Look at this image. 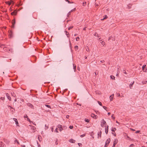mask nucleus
<instances>
[{"mask_svg":"<svg viewBox=\"0 0 147 147\" xmlns=\"http://www.w3.org/2000/svg\"><path fill=\"white\" fill-rule=\"evenodd\" d=\"M111 140L110 138L108 139L105 142V144L104 147H107L110 142Z\"/></svg>","mask_w":147,"mask_h":147,"instance_id":"1","label":"nucleus"},{"mask_svg":"<svg viewBox=\"0 0 147 147\" xmlns=\"http://www.w3.org/2000/svg\"><path fill=\"white\" fill-rule=\"evenodd\" d=\"M106 124V122L104 120V119H102L101 121V126L102 127H103L104 125Z\"/></svg>","mask_w":147,"mask_h":147,"instance_id":"2","label":"nucleus"},{"mask_svg":"<svg viewBox=\"0 0 147 147\" xmlns=\"http://www.w3.org/2000/svg\"><path fill=\"white\" fill-rule=\"evenodd\" d=\"M3 49L4 51H7L8 52H9V51H10L11 50V49H9V48H7L6 47H3Z\"/></svg>","mask_w":147,"mask_h":147,"instance_id":"3","label":"nucleus"},{"mask_svg":"<svg viewBox=\"0 0 147 147\" xmlns=\"http://www.w3.org/2000/svg\"><path fill=\"white\" fill-rule=\"evenodd\" d=\"M15 23H16L15 20V19H14L12 21V25L11 27L12 28H14V27H15L14 26L15 24Z\"/></svg>","mask_w":147,"mask_h":147,"instance_id":"4","label":"nucleus"},{"mask_svg":"<svg viewBox=\"0 0 147 147\" xmlns=\"http://www.w3.org/2000/svg\"><path fill=\"white\" fill-rule=\"evenodd\" d=\"M57 127L59 129V131H61L62 130H64L63 127H62V125H58Z\"/></svg>","mask_w":147,"mask_h":147,"instance_id":"5","label":"nucleus"},{"mask_svg":"<svg viewBox=\"0 0 147 147\" xmlns=\"http://www.w3.org/2000/svg\"><path fill=\"white\" fill-rule=\"evenodd\" d=\"M91 116L92 117L95 119H96L98 117L96 115H95L93 113L91 114Z\"/></svg>","mask_w":147,"mask_h":147,"instance_id":"6","label":"nucleus"},{"mask_svg":"<svg viewBox=\"0 0 147 147\" xmlns=\"http://www.w3.org/2000/svg\"><path fill=\"white\" fill-rule=\"evenodd\" d=\"M108 128H109V126L108 125L107 126H106V127H105V133L107 134L108 133Z\"/></svg>","mask_w":147,"mask_h":147,"instance_id":"7","label":"nucleus"},{"mask_svg":"<svg viewBox=\"0 0 147 147\" xmlns=\"http://www.w3.org/2000/svg\"><path fill=\"white\" fill-rule=\"evenodd\" d=\"M6 95L7 98L8 99L9 101H11V98L10 96H9V94L8 93H6Z\"/></svg>","mask_w":147,"mask_h":147,"instance_id":"8","label":"nucleus"},{"mask_svg":"<svg viewBox=\"0 0 147 147\" xmlns=\"http://www.w3.org/2000/svg\"><path fill=\"white\" fill-rule=\"evenodd\" d=\"M0 146L1 147H6V146L3 142H0Z\"/></svg>","mask_w":147,"mask_h":147,"instance_id":"9","label":"nucleus"},{"mask_svg":"<svg viewBox=\"0 0 147 147\" xmlns=\"http://www.w3.org/2000/svg\"><path fill=\"white\" fill-rule=\"evenodd\" d=\"M27 105L28 107H31L32 109H34L33 106L31 103H28L27 104Z\"/></svg>","mask_w":147,"mask_h":147,"instance_id":"10","label":"nucleus"},{"mask_svg":"<svg viewBox=\"0 0 147 147\" xmlns=\"http://www.w3.org/2000/svg\"><path fill=\"white\" fill-rule=\"evenodd\" d=\"M118 142V140L117 139H114L113 142V145H115L117 144Z\"/></svg>","mask_w":147,"mask_h":147,"instance_id":"11","label":"nucleus"},{"mask_svg":"<svg viewBox=\"0 0 147 147\" xmlns=\"http://www.w3.org/2000/svg\"><path fill=\"white\" fill-rule=\"evenodd\" d=\"M17 11L16 10H15L13 12L11 13V14L12 15H16L17 14Z\"/></svg>","mask_w":147,"mask_h":147,"instance_id":"12","label":"nucleus"},{"mask_svg":"<svg viewBox=\"0 0 147 147\" xmlns=\"http://www.w3.org/2000/svg\"><path fill=\"white\" fill-rule=\"evenodd\" d=\"M101 134H102V132L101 131H100V132L98 133V138H99V137H100V138L101 137Z\"/></svg>","mask_w":147,"mask_h":147,"instance_id":"13","label":"nucleus"},{"mask_svg":"<svg viewBox=\"0 0 147 147\" xmlns=\"http://www.w3.org/2000/svg\"><path fill=\"white\" fill-rule=\"evenodd\" d=\"M14 120L16 122V124L17 126H18V123L17 119L14 118Z\"/></svg>","mask_w":147,"mask_h":147,"instance_id":"14","label":"nucleus"},{"mask_svg":"<svg viewBox=\"0 0 147 147\" xmlns=\"http://www.w3.org/2000/svg\"><path fill=\"white\" fill-rule=\"evenodd\" d=\"M114 94H112V95L110 96V99L111 101L113 100V96Z\"/></svg>","mask_w":147,"mask_h":147,"instance_id":"15","label":"nucleus"},{"mask_svg":"<svg viewBox=\"0 0 147 147\" xmlns=\"http://www.w3.org/2000/svg\"><path fill=\"white\" fill-rule=\"evenodd\" d=\"M134 82L132 83L131 84H130L129 85V87L131 89L132 87V86L134 84Z\"/></svg>","mask_w":147,"mask_h":147,"instance_id":"16","label":"nucleus"},{"mask_svg":"<svg viewBox=\"0 0 147 147\" xmlns=\"http://www.w3.org/2000/svg\"><path fill=\"white\" fill-rule=\"evenodd\" d=\"M13 3V1H11V2L8 1L6 2V4H9V5H10L12 3Z\"/></svg>","mask_w":147,"mask_h":147,"instance_id":"17","label":"nucleus"},{"mask_svg":"<svg viewBox=\"0 0 147 147\" xmlns=\"http://www.w3.org/2000/svg\"><path fill=\"white\" fill-rule=\"evenodd\" d=\"M24 117L25 118H27V120L28 121H30V119H29L28 118V116H27V115H25L24 116Z\"/></svg>","mask_w":147,"mask_h":147,"instance_id":"18","label":"nucleus"},{"mask_svg":"<svg viewBox=\"0 0 147 147\" xmlns=\"http://www.w3.org/2000/svg\"><path fill=\"white\" fill-rule=\"evenodd\" d=\"M69 142L72 143H74L75 142L74 140L72 139H71L69 140Z\"/></svg>","mask_w":147,"mask_h":147,"instance_id":"19","label":"nucleus"},{"mask_svg":"<svg viewBox=\"0 0 147 147\" xmlns=\"http://www.w3.org/2000/svg\"><path fill=\"white\" fill-rule=\"evenodd\" d=\"M73 68L74 69V71H75L76 70V65H74V64H73Z\"/></svg>","mask_w":147,"mask_h":147,"instance_id":"20","label":"nucleus"},{"mask_svg":"<svg viewBox=\"0 0 147 147\" xmlns=\"http://www.w3.org/2000/svg\"><path fill=\"white\" fill-rule=\"evenodd\" d=\"M110 77L111 79L115 80V77L114 76L111 75L110 76Z\"/></svg>","mask_w":147,"mask_h":147,"instance_id":"21","label":"nucleus"},{"mask_svg":"<svg viewBox=\"0 0 147 147\" xmlns=\"http://www.w3.org/2000/svg\"><path fill=\"white\" fill-rule=\"evenodd\" d=\"M45 106L46 107H47L48 108H50V109L51 108V106L50 105H45Z\"/></svg>","mask_w":147,"mask_h":147,"instance_id":"22","label":"nucleus"},{"mask_svg":"<svg viewBox=\"0 0 147 147\" xmlns=\"http://www.w3.org/2000/svg\"><path fill=\"white\" fill-rule=\"evenodd\" d=\"M85 122L88 123L89 122V120L88 119H85L84 120Z\"/></svg>","mask_w":147,"mask_h":147,"instance_id":"23","label":"nucleus"},{"mask_svg":"<svg viewBox=\"0 0 147 147\" xmlns=\"http://www.w3.org/2000/svg\"><path fill=\"white\" fill-rule=\"evenodd\" d=\"M86 50L87 51H89V49L88 47H86Z\"/></svg>","mask_w":147,"mask_h":147,"instance_id":"24","label":"nucleus"},{"mask_svg":"<svg viewBox=\"0 0 147 147\" xmlns=\"http://www.w3.org/2000/svg\"><path fill=\"white\" fill-rule=\"evenodd\" d=\"M116 130V128H114V129L113 128H112V129H111V131H113V132H115V131Z\"/></svg>","mask_w":147,"mask_h":147,"instance_id":"25","label":"nucleus"},{"mask_svg":"<svg viewBox=\"0 0 147 147\" xmlns=\"http://www.w3.org/2000/svg\"><path fill=\"white\" fill-rule=\"evenodd\" d=\"M85 135H86V134H84L81 135L80 136V137L81 138H82V137H83L85 136Z\"/></svg>","mask_w":147,"mask_h":147,"instance_id":"26","label":"nucleus"},{"mask_svg":"<svg viewBox=\"0 0 147 147\" xmlns=\"http://www.w3.org/2000/svg\"><path fill=\"white\" fill-rule=\"evenodd\" d=\"M146 66V65H144L142 67V69L143 70H144V68Z\"/></svg>","mask_w":147,"mask_h":147,"instance_id":"27","label":"nucleus"},{"mask_svg":"<svg viewBox=\"0 0 147 147\" xmlns=\"http://www.w3.org/2000/svg\"><path fill=\"white\" fill-rule=\"evenodd\" d=\"M12 33L11 32H9V34L10 35V37H11V36H12Z\"/></svg>","mask_w":147,"mask_h":147,"instance_id":"28","label":"nucleus"},{"mask_svg":"<svg viewBox=\"0 0 147 147\" xmlns=\"http://www.w3.org/2000/svg\"><path fill=\"white\" fill-rule=\"evenodd\" d=\"M49 128V127L48 126H47L46 125H45V129H47Z\"/></svg>","mask_w":147,"mask_h":147,"instance_id":"29","label":"nucleus"},{"mask_svg":"<svg viewBox=\"0 0 147 147\" xmlns=\"http://www.w3.org/2000/svg\"><path fill=\"white\" fill-rule=\"evenodd\" d=\"M98 104L100 105V106H102V104L101 102L99 101H98Z\"/></svg>","mask_w":147,"mask_h":147,"instance_id":"30","label":"nucleus"},{"mask_svg":"<svg viewBox=\"0 0 147 147\" xmlns=\"http://www.w3.org/2000/svg\"><path fill=\"white\" fill-rule=\"evenodd\" d=\"M4 45L2 44V45H1L0 44V47L1 48H3V46H4Z\"/></svg>","mask_w":147,"mask_h":147,"instance_id":"31","label":"nucleus"},{"mask_svg":"<svg viewBox=\"0 0 147 147\" xmlns=\"http://www.w3.org/2000/svg\"><path fill=\"white\" fill-rule=\"evenodd\" d=\"M1 99L3 100H4L5 99V98L4 97L1 98Z\"/></svg>","mask_w":147,"mask_h":147,"instance_id":"32","label":"nucleus"},{"mask_svg":"<svg viewBox=\"0 0 147 147\" xmlns=\"http://www.w3.org/2000/svg\"><path fill=\"white\" fill-rule=\"evenodd\" d=\"M58 140H57L56 142H55V144L56 145H57L58 144Z\"/></svg>","mask_w":147,"mask_h":147,"instance_id":"33","label":"nucleus"},{"mask_svg":"<svg viewBox=\"0 0 147 147\" xmlns=\"http://www.w3.org/2000/svg\"><path fill=\"white\" fill-rule=\"evenodd\" d=\"M105 17L104 18L102 19V20H103L104 19H105L107 18V15H105Z\"/></svg>","mask_w":147,"mask_h":147,"instance_id":"34","label":"nucleus"},{"mask_svg":"<svg viewBox=\"0 0 147 147\" xmlns=\"http://www.w3.org/2000/svg\"><path fill=\"white\" fill-rule=\"evenodd\" d=\"M113 115H112L111 116V117L114 120L115 119V117L113 116Z\"/></svg>","mask_w":147,"mask_h":147,"instance_id":"35","label":"nucleus"},{"mask_svg":"<svg viewBox=\"0 0 147 147\" xmlns=\"http://www.w3.org/2000/svg\"><path fill=\"white\" fill-rule=\"evenodd\" d=\"M75 48L76 49H78V46H75Z\"/></svg>","mask_w":147,"mask_h":147,"instance_id":"36","label":"nucleus"},{"mask_svg":"<svg viewBox=\"0 0 147 147\" xmlns=\"http://www.w3.org/2000/svg\"><path fill=\"white\" fill-rule=\"evenodd\" d=\"M86 4V2H83V5L84 6Z\"/></svg>","mask_w":147,"mask_h":147,"instance_id":"37","label":"nucleus"},{"mask_svg":"<svg viewBox=\"0 0 147 147\" xmlns=\"http://www.w3.org/2000/svg\"><path fill=\"white\" fill-rule=\"evenodd\" d=\"M101 44L103 45H104L105 44V42L103 41L101 42Z\"/></svg>","mask_w":147,"mask_h":147,"instance_id":"38","label":"nucleus"},{"mask_svg":"<svg viewBox=\"0 0 147 147\" xmlns=\"http://www.w3.org/2000/svg\"><path fill=\"white\" fill-rule=\"evenodd\" d=\"M62 127H63V128L64 129H66L67 128V127L65 126H63Z\"/></svg>","mask_w":147,"mask_h":147,"instance_id":"39","label":"nucleus"},{"mask_svg":"<svg viewBox=\"0 0 147 147\" xmlns=\"http://www.w3.org/2000/svg\"><path fill=\"white\" fill-rule=\"evenodd\" d=\"M79 39V37H76V41H78Z\"/></svg>","mask_w":147,"mask_h":147,"instance_id":"40","label":"nucleus"},{"mask_svg":"<svg viewBox=\"0 0 147 147\" xmlns=\"http://www.w3.org/2000/svg\"><path fill=\"white\" fill-rule=\"evenodd\" d=\"M66 32V34L67 37H69L68 36V35L69 34L68 32Z\"/></svg>","mask_w":147,"mask_h":147,"instance_id":"41","label":"nucleus"},{"mask_svg":"<svg viewBox=\"0 0 147 147\" xmlns=\"http://www.w3.org/2000/svg\"><path fill=\"white\" fill-rule=\"evenodd\" d=\"M133 146H134V145L133 144H131L130 146H129V147H132Z\"/></svg>","mask_w":147,"mask_h":147,"instance_id":"42","label":"nucleus"},{"mask_svg":"<svg viewBox=\"0 0 147 147\" xmlns=\"http://www.w3.org/2000/svg\"><path fill=\"white\" fill-rule=\"evenodd\" d=\"M73 28V26L70 27H69L68 28V29L69 30L72 29Z\"/></svg>","mask_w":147,"mask_h":147,"instance_id":"43","label":"nucleus"},{"mask_svg":"<svg viewBox=\"0 0 147 147\" xmlns=\"http://www.w3.org/2000/svg\"><path fill=\"white\" fill-rule=\"evenodd\" d=\"M55 132H57V133H58V130H57V128L56 129H55Z\"/></svg>","mask_w":147,"mask_h":147,"instance_id":"44","label":"nucleus"},{"mask_svg":"<svg viewBox=\"0 0 147 147\" xmlns=\"http://www.w3.org/2000/svg\"><path fill=\"white\" fill-rule=\"evenodd\" d=\"M73 126H71L70 125L69 127V128H70V129H73Z\"/></svg>","mask_w":147,"mask_h":147,"instance_id":"45","label":"nucleus"},{"mask_svg":"<svg viewBox=\"0 0 147 147\" xmlns=\"http://www.w3.org/2000/svg\"><path fill=\"white\" fill-rule=\"evenodd\" d=\"M103 108L105 110H106L107 107L105 106H103Z\"/></svg>","mask_w":147,"mask_h":147,"instance_id":"46","label":"nucleus"},{"mask_svg":"<svg viewBox=\"0 0 147 147\" xmlns=\"http://www.w3.org/2000/svg\"><path fill=\"white\" fill-rule=\"evenodd\" d=\"M112 134H113L114 136H116V134L115 133H114L112 132Z\"/></svg>","mask_w":147,"mask_h":147,"instance_id":"47","label":"nucleus"},{"mask_svg":"<svg viewBox=\"0 0 147 147\" xmlns=\"http://www.w3.org/2000/svg\"><path fill=\"white\" fill-rule=\"evenodd\" d=\"M100 62L103 63L105 62V61L104 60H102L100 61Z\"/></svg>","mask_w":147,"mask_h":147,"instance_id":"48","label":"nucleus"},{"mask_svg":"<svg viewBox=\"0 0 147 147\" xmlns=\"http://www.w3.org/2000/svg\"><path fill=\"white\" fill-rule=\"evenodd\" d=\"M66 1L68 2V3H71L68 0H65Z\"/></svg>","mask_w":147,"mask_h":147,"instance_id":"49","label":"nucleus"},{"mask_svg":"<svg viewBox=\"0 0 147 147\" xmlns=\"http://www.w3.org/2000/svg\"><path fill=\"white\" fill-rule=\"evenodd\" d=\"M140 131H137L136 132V134H137V133H139V132Z\"/></svg>","mask_w":147,"mask_h":147,"instance_id":"50","label":"nucleus"},{"mask_svg":"<svg viewBox=\"0 0 147 147\" xmlns=\"http://www.w3.org/2000/svg\"><path fill=\"white\" fill-rule=\"evenodd\" d=\"M140 35H139V36H144L143 34L140 33Z\"/></svg>","mask_w":147,"mask_h":147,"instance_id":"51","label":"nucleus"},{"mask_svg":"<svg viewBox=\"0 0 147 147\" xmlns=\"http://www.w3.org/2000/svg\"><path fill=\"white\" fill-rule=\"evenodd\" d=\"M21 146L22 147H26L25 146V145H21Z\"/></svg>","mask_w":147,"mask_h":147,"instance_id":"52","label":"nucleus"},{"mask_svg":"<svg viewBox=\"0 0 147 147\" xmlns=\"http://www.w3.org/2000/svg\"><path fill=\"white\" fill-rule=\"evenodd\" d=\"M22 5V4H21V1H20V3L18 5Z\"/></svg>","mask_w":147,"mask_h":147,"instance_id":"53","label":"nucleus"},{"mask_svg":"<svg viewBox=\"0 0 147 147\" xmlns=\"http://www.w3.org/2000/svg\"><path fill=\"white\" fill-rule=\"evenodd\" d=\"M97 35H98L97 33H95L94 35L95 36H96Z\"/></svg>","mask_w":147,"mask_h":147,"instance_id":"54","label":"nucleus"},{"mask_svg":"<svg viewBox=\"0 0 147 147\" xmlns=\"http://www.w3.org/2000/svg\"><path fill=\"white\" fill-rule=\"evenodd\" d=\"M69 115H67V116H66V118H69Z\"/></svg>","mask_w":147,"mask_h":147,"instance_id":"55","label":"nucleus"},{"mask_svg":"<svg viewBox=\"0 0 147 147\" xmlns=\"http://www.w3.org/2000/svg\"><path fill=\"white\" fill-rule=\"evenodd\" d=\"M73 10H72L71 11H69V12L68 14H70V13H71V12Z\"/></svg>","mask_w":147,"mask_h":147,"instance_id":"56","label":"nucleus"},{"mask_svg":"<svg viewBox=\"0 0 147 147\" xmlns=\"http://www.w3.org/2000/svg\"><path fill=\"white\" fill-rule=\"evenodd\" d=\"M18 141V140H17L16 139V140H15V141H14V142H17Z\"/></svg>","mask_w":147,"mask_h":147,"instance_id":"57","label":"nucleus"},{"mask_svg":"<svg viewBox=\"0 0 147 147\" xmlns=\"http://www.w3.org/2000/svg\"><path fill=\"white\" fill-rule=\"evenodd\" d=\"M95 5L96 6H98V4H96V3H95Z\"/></svg>","mask_w":147,"mask_h":147,"instance_id":"58","label":"nucleus"},{"mask_svg":"<svg viewBox=\"0 0 147 147\" xmlns=\"http://www.w3.org/2000/svg\"><path fill=\"white\" fill-rule=\"evenodd\" d=\"M110 114H111V113L110 112H108V115H110Z\"/></svg>","mask_w":147,"mask_h":147,"instance_id":"59","label":"nucleus"},{"mask_svg":"<svg viewBox=\"0 0 147 147\" xmlns=\"http://www.w3.org/2000/svg\"><path fill=\"white\" fill-rule=\"evenodd\" d=\"M146 70H147L146 69H144V70L143 71H144L146 72Z\"/></svg>","mask_w":147,"mask_h":147,"instance_id":"60","label":"nucleus"},{"mask_svg":"<svg viewBox=\"0 0 147 147\" xmlns=\"http://www.w3.org/2000/svg\"><path fill=\"white\" fill-rule=\"evenodd\" d=\"M131 129L132 131H135V129H133L131 128Z\"/></svg>","mask_w":147,"mask_h":147,"instance_id":"61","label":"nucleus"},{"mask_svg":"<svg viewBox=\"0 0 147 147\" xmlns=\"http://www.w3.org/2000/svg\"><path fill=\"white\" fill-rule=\"evenodd\" d=\"M111 37H109L108 39V40H109L111 39Z\"/></svg>","mask_w":147,"mask_h":147,"instance_id":"62","label":"nucleus"},{"mask_svg":"<svg viewBox=\"0 0 147 147\" xmlns=\"http://www.w3.org/2000/svg\"><path fill=\"white\" fill-rule=\"evenodd\" d=\"M36 128L34 127H33V129L34 130V129H36Z\"/></svg>","mask_w":147,"mask_h":147,"instance_id":"63","label":"nucleus"},{"mask_svg":"<svg viewBox=\"0 0 147 147\" xmlns=\"http://www.w3.org/2000/svg\"><path fill=\"white\" fill-rule=\"evenodd\" d=\"M17 142L18 144H20V143L18 142V141Z\"/></svg>","mask_w":147,"mask_h":147,"instance_id":"64","label":"nucleus"}]
</instances>
